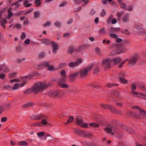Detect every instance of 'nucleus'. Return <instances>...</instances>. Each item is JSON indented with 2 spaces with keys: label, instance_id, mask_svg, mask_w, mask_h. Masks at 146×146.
<instances>
[{
  "label": "nucleus",
  "instance_id": "nucleus-1",
  "mask_svg": "<svg viewBox=\"0 0 146 146\" xmlns=\"http://www.w3.org/2000/svg\"><path fill=\"white\" fill-rule=\"evenodd\" d=\"M51 85L50 83L46 84L45 82H38L34 84L31 90L33 93L36 94L42 92Z\"/></svg>",
  "mask_w": 146,
  "mask_h": 146
},
{
  "label": "nucleus",
  "instance_id": "nucleus-2",
  "mask_svg": "<svg viewBox=\"0 0 146 146\" xmlns=\"http://www.w3.org/2000/svg\"><path fill=\"white\" fill-rule=\"evenodd\" d=\"M93 64H92L88 65L86 68H83L80 71L79 75L81 77H84L86 76L92 68Z\"/></svg>",
  "mask_w": 146,
  "mask_h": 146
},
{
  "label": "nucleus",
  "instance_id": "nucleus-3",
  "mask_svg": "<svg viewBox=\"0 0 146 146\" xmlns=\"http://www.w3.org/2000/svg\"><path fill=\"white\" fill-rule=\"evenodd\" d=\"M111 58H108L102 60V64L105 68H109L111 66Z\"/></svg>",
  "mask_w": 146,
  "mask_h": 146
},
{
  "label": "nucleus",
  "instance_id": "nucleus-4",
  "mask_svg": "<svg viewBox=\"0 0 146 146\" xmlns=\"http://www.w3.org/2000/svg\"><path fill=\"white\" fill-rule=\"evenodd\" d=\"M139 58V56L138 54H135L129 60V64L131 65H135L137 63Z\"/></svg>",
  "mask_w": 146,
  "mask_h": 146
},
{
  "label": "nucleus",
  "instance_id": "nucleus-5",
  "mask_svg": "<svg viewBox=\"0 0 146 146\" xmlns=\"http://www.w3.org/2000/svg\"><path fill=\"white\" fill-rule=\"evenodd\" d=\"M104 130L106 131L108 133H111V134L112 135H113L114 134L115 132L117 131L118 129L116 127H113L112 128H110L109 127H106L105 128Z\"/></svg>",
  "mask_w": 146,
  "mask_h": 146
},
{
  "label": "nucleus",
  "instance_id": "nucleus-6",
  "mask_svg": "<svg viewBox=\"0 0 146 146\" xmlns=\"http://www.w3.org/2000/svg\"><path fill=\"white\" fill-rule=\"evenodd\" d=\"M119 81L121 83L123 84H127L128 83V81L125 78L121 77L122 76H124L125 74L123 72H121L119 74Z\"/></svg>",
  "mask_w": 146,
  "mask_h": 146
},
{
  "label": "nucleus",
  "instance_id": "nucleus-7",
  "mask_svg": "<svg viewBox=\"0 0 146 146\" xmlns=\"http://www.w3.org/2000/svg\"><path fill=\"white\" fill-rule=\"evenodd\" d=\"M123 128L124 130L132 134H134L135 133L134 131L131 127L127 126L124 125Z\"/></svg>",
  "mask_w": 146,
  "mask_h": 146
},
{
  "label": "nucleus",
  "instance_id": "nucleus-8",
  "mask_svg": "<svg viewBox=\"0 0 146 146\" xmlns=\"http://www.w3.org/2000/svg\"><path fill=\"white\" fill-rule=\"evenodd\" d=\"M127 51V49L126 48H123L119 50L118 51L117 50H113L110 53V55L111 56L119 54L121 53Z\"/></svg>",
  "mask_w": 146,
  "mask_h": 146
},
{
  "label": "nucleus",
  "instance_id": "nucleus-9",
  "mask_svg": "<svg viewBox=\"0 0 146 146\" xmlns=\"http://www.w3.org/2000/svg\"><path fill=\"white\" fill-rule=\"evenodd\" d=\"M112 62L114 65L117 64L121 61V58L120 56H117L111 58Z\"/></svg>",
  "mask_w": 146,
  "mask_h": 146
},
{
  "label": "nucleus",
  "instance_id": "nucleus-10",
  "mask_svg": "<svg viewBox=\"0 0 146 146\" xmlns=\"http://www.w3.org/2000/svg\"><path fill=\"white\" fill-rule=\"evenodd\" d=\"M100 106L101 108L105 109H109L111 111H112L113 107L111 105L100 104Z\"/></svg>",
  "mask_w": 146,
  "mask_h": 146
},
{
  "label": "nucleus",
  "instance_id": "nucleus-11",
  "mask_svg": "<svg viewBox=\"0 0 146 146\" xmlns=\"http://www.w3.org/2000/svg\"><path fill=\"white\" fill-rule=\"evenodd\" d=\"M51 44L53 48L52 52L55 53L58 48V46L55 42L53 41L51 42Z\"/></svg>",
  "mask_w": 146,
  "mask_h": 146
},
{
  "label": "nucleus",
  "instance_id": "nucleus-12",
  "mask_svg": "<svg viewBox=\"0 0 146 146\" xmlns=\"http://www.w3.org/2000/svg\"><path fill=\"white\" fill-rule=\"evenodd\" d=\"M44 115L43 114H38L32 116V118L33 119L35 120H41L44 119Z\"/></svg>",
  "mask_w": 146,
  "mask_h": 146
},
{
  "label": "nucleus",
  "instance_id": "nucleus-13",
  "mask_svg": "<svg viewBox=\"0 0 146 146\" xmlns=\"http://www.w3.org/2000/svg\"><path fill=\"white\" fill-rule=\"evenodd\" d=\"M59 93V91H55L50 92L48 94L49 96L51 97H56Z\"/></svg>",
  "mask_w": 146,
  "mask_h": 146
},
{
  "label": "nucleus",
  "instance_id": "nucleus-14",
  "mask_svg": "<svg viewBox=\"0 0 146 146\" xmlns=\"http://www.w3.org/2000/svg\"><path fill=\"white\" fill-rule=\"evenodd\" d=\"M139 113L138 115L137 116V117L142 118L146 115V112L144 110L140 109Z\"/></svg>",
  "mask_w": 146,
  "mask_h": 146
},
{
  "label": "nucleus",
  "instance_id": "nucleus-15",
  "mask_svg": "<svg viewBox=\"0 0 146 146\" xmlns=\"http://www.w3.org/2000/svg\"><path fill=\"white\" fill-rule=\"evenodd\" d=\"M135 28L138 31L139 33H144L145 32L144 29L139 25L136 24L135 26Z\"/></svg>",
  "mask_w": 146,
  "mask_h": 146
},
{
  "label": "nucleus",
  "instance_id": "nucleus-16",
  "mask_svg": "<svg viewBox=\"0 0 146 146\" xmlns=\"http://www.w3.org/2000/svg\"><path fill=\"white\" fill-rule=\"evenodd\" d=\"M50 64L49 62L48 61H44L42 62L38 65L39 67H45L47 68Z\"/></svg>",
  "mask_w": 146,
  "mask_h": 146
},
{
  "label": "nucleus",
  "instance_id": "nucleus-17",
  "mask_svg": "<svg viewBox=\"0 0 146 146\" xmlns=\"http://www.w3.org/2000/svg\"><path fill=\"white\" fill-rule=\"evenodd\" d=\"M121 30V29L119 27H111L110 29V31L111 32H118Z\"/></svg>",
  "mask_w": 146,
  "mask_h": 146
},
{
  "label": "nucleus",
  "instance_id": "nucleus-18",
  "mask_svg": "<svg viewBox=\"0 0 146 146\" xmlns=\"http://www.w3.org/2000/svg\"><path fill=\"white\" fill-rule=\"evenodd\" d=\"M79 72H77L72 73L70 75V79L71 81H73L74 79H75L76 76L78 75H79Z\"/></svg>",
  "mask_w": 146,
  "mask_h": 146
},
{
  "label": "nucleus",
  "instance_id": "nucleus-19",
  "mask_svg": "<svg viewBox=\"0 0 146 146\" xmlns=\"http://www.w3.org/2000/svg\"><path fill=\"white\" fill-rule=\"evenodd\" d=\"M40 40L43 43L45 44L48 45L50 43L51 44L50 41L48 38H44L42 39H40Z\"/></svg>",
  "mask_w": 146,
  "mask_h": 146
},
{
  "label": "nucleus",
  "instance_id": "nucleus-20",
  "mask_svg": "<svg viewBox=\"0 0 146 146\" xmlns=\"http://www.w3.org/2000/svg\"><path fill=\"white\" fill-rule=\"evenodd\" d=\"M84 131L82 130H76L74 131V132L76 134L83 137Z\"/></svg>",
  "mask_w": 146,
  "mask_h": 146
},
{
  "label": "nucleus",
  "instance_id": "nucleus-21",
  "mask_svg": "<svg viewBox=\"0 0 146 146\" xmlns=\"http://www.w3.org/2000/svg\"><path fill=\"white\" fill-rule=\"evenodd\" d=\"M46 118V116L44 115V119H42L41 120L42 127L45 126L47 125V124H48V121H47V120Z\"/></svg>",
  "mask_w": 146,
  "mask_h": 146
},
{
  "label": "nucleus",
  "instance_id": "nucleus-22",
  "mask_svg": "<svg viewBox=\"0 0 146 146\" xmlns=\"http://www.w3.org/2000/svg\"><path fill=\"white\" fill-rule=\"evenodd\" d=\"M58 85L60 87L62 88H66L69 87L68 84L65 83H62V82H58Z\"/></svg>",
  "mask_w": 146,
  "mask_h": 146
},
{
  "label": "nucleus",
  "instance_id": "nucleus-23",
  "mask_svg": "<svg viewBox=\"0 0 146 146\" xmlns=\"http://www.w3.org/2000/svg\"><path fill=\"white\" fill-rule=\"evenodd\" d=\"M0 70L2 71L6 72H8L9 70V69L4 65L0 66Z\"/></svg>",
  "mask_w": 146,
  "mask_h": 146
},
{
  "label": "nucleus",
  "instance_id": "nucleus-24",
  "mask_svg": "<svg viewBox=\"0 0 146 146\" xmlns=\"http://www.w3.org/2000/svg\"><path fill=\"white\" fill-rule=\"evenodd\" d=\"M93 136L92 134L90 132L85 131L84 133V134L83 137H89Z\"/></svg>",
  "mask_w": 146,
  "mask_h": 146
},
{
  "label": "nucleus",
  "instance_id": "nucleus-25",
  "mask_svg": "<svg viewBox=\"0 0 146 146\" xmlns=\"http://www.w3.org/2000/svg\"><path fill=\"white\" fill-rule=\"evenodd\" d=\"M18 145L19 146H26L28 145V143L26 141H21L18 142Z\"/></svg>",
  "mask_w": 146,
  "mask_h": 146
},
{
  "label": "nucleus",
  "instance_id": "nucleus-26",
  "mask_svg": "<svg viewBox=\"0 0 146 146\" xmlns=\"http://www.w3.org/2000/svg\"><path fill=\"white\" fill-rule=\"evenodd\" d=\"M33 103L32 102H29L23 105V108H26L31 107L33 105Z\"/></svg>",
  "mask_w": 146,
  "mask_h": 146
},
{
  "label": "nucleus",
  "instance_id": "nucleus-27",
  "mask_svg": "<svg viewBox=\"0 0 146 146\" xmlns=\"http://www.w3.org/2000/svg\"><path fill=\"white\" fill-rule=\"evenodd\" d=\"M74 119V118L72 116H70L68 119L67 121L65 122L64 124L66 125H68L69 123L71 122Z\"/></svg>",
  "mask_w": 146,
  "mask_h": 146
},
{
  "label": "nucleus",
  "instance_id": "nucleus-28",
  "mask_svg": "<svg viewBox=\"0 0 146 146\" xmlns=\"http://www.w3.org/2000/svg\"><path fill=\"white\" fill-rule=\"evenodd\" d=\"M19 87V84L16 83L15 84L14 86L11 88V89L13 90H15L18 89Z\"/></svg>",
  "mask_w": 146,
  "mask_h": 146
},
{
  "label": "nucleus",
  "instance_id": "nucleus-29",
  "mask_svg": "<svg viewBox=\"0 0 146 146\" xmlns=\"http://www.w3.org/2000/svg\"><path fill=\"white\" fill-rule=\"evenodd\" d=\"M82 61V60L80 58H79L76 60L75 62V64L76 66L81 64Z\"/></svg>",
  "mask_w": 146,
  "mask_h": 146
},
{
  "label": "nucleus",
  "instance_id": "nucleus-30",
  "mask_svg": "<svg viewBox=\"0 0 146 146\" xmlns=\"http://www.w3.org/2000/svg\"><path fill=\"white\" fill-rule=\"evenodd\" d=\"M106 86L107 87L110 88L114 86H117L118 84L113 83H108L107 84Z\"/></svg>",
  "mask_w": 146,
  "mask_h": 146
},
{
  "label": "nucleus",
  "instance_id": "nucleus-31",
  "mask_svg": "<svg viewBox=\"0 0 146 146\" xmlns=\"http://www.w3.org/2000/svg\"><path fill=\"white\" fill-rule=\"evenodd\" d=\"M54 25L57 27H60L61 25V23L59 21H56L54 23Z\"/></svg>",
  "mask_w": 146,
  "mask_h": 146
},
{
  "label": "nucleus",
  "instance_id": "nucleus-32",
  "mask_svg": "<svg viewBox=\"0 0 146 146\" xmlns=\"http://www.w3.org/2000/svg\"><path fill=\"white\" fill-rule=\"evenodd\" d=\"M95 51L98 55L100 56L102 54V52L101 51V50L99 48H96L95 49Z\"/></svg>",
  "mask_w": 146,
  "mask_h": 146
},
{
  "label": "nucleus",
  "instance_id": "nucleus-33",
  "mask_svg": "<svg viewBox=\"0 0 146 146\" xmlns=\"http://www.w3.org/2000/svg\"><path fill=\"white\" fill-rule=\"evenodd\" d=\"M90 125L94 127H98L100 126L99 124L96 123H91L90 124Z\"/></svg>",
  "mask_w": 146,
  "mask_h": 146
},
{
  "label": "nucleus",
  "instance_id": "nucleus-34",
  "mask_svg": "<svg viewBox=\"0 0 146 146\" xmlns=\"http://www.w3.org/2000/svg\"><path fill=\"white\" fill-rule=\"evenodd\" d=\"M113 15H111L109 17L107 20V22L108 23H111V21L113 19Z\"/></svg>",
  "mask_w": 146,
  "mask_h": 146
},
{
  "label": "nucleus",
  "instance_id": "nucleus-35",
  "mask_svg": "<svg viewBox=\"0 0 146 146\" xmlns=\"http://www.w3.org/2000/svg\"><path fill=\"white\" fill-rule=\"evenodd\" d=\"M46 55V53L44 52H42L39 54L38 56L39 58H42L44 57Z\"/></svg>",
  "mask_w": 146,
  "mask_h": 146
},
{
  "label": "nucleus",
  "instance_id": "nucleus-36",
  "mask_svg": "<svg viewBox=\"0 0 146 146\" xmlns=\"http://www.w3.org/2000/svg\"><path fill=\"white\" fill-rule=\"evenodd\" d=\"M31 126H37L38 127H42L41 122H37L34 124H32Z\"/></svg>",
  "mask_w": 146,
  "mask_h": 146
},
{
  "label": "nucleus",
  "instance_id": "nucleus-37",
  "mask_svg": "<svg viewBox=\"0 0 146 146\" xmlns=\"http://www.w3.org/2000/svg\"><path fill=\"white\" fill-rule=\"evenodd\" d=\"M45 133L44 132H41L36 133L38 137H41L43 136L45 134Z\"/></svg>",
  "mask_w": 146,
  "mask_h": 146
},
{
  "label": "nucleus",
  "instance_id": "nucleus-38",
  "mask_svg": "<svg viewBox=\"0 0 146 146\" xmlns=\"http://www.w3.org/2000/svg\"><path fill=\"white\" fill-rule=\"evenodd\" d=\"M99 33L101 34H104L106 33V31L105 28L103 27L100 29L99 31Z\"/></svg>",
  "mask_w": 146,
  "mask_h": 146
},
{
  "label": "nucleus",
  "instance_id": "nucleus-39",
  "mask_svg": "<svg viewBox=\"0 0 146 146\" xmlns=\"http://www.w3.org/2000/svg\"><path fill=\"white\" fill-rule=\"evenodd\" d=\"M34 18H37L39 17L40 15V13L39 11H36L34 12Z\"/></svg>",
  "mask_w": 146,
  "mask_h": 146
},
{
  "label": "nucleus",
  "instance_id": "nucleus-40",
  "mask_svg": "<svg viewBox=\"0 0 146 146\" xmlns=\"http://www.w3.org/2000/svg\"><path fill=\"white\" fill-rule=\"evenodd\" d=\"M129 60L128 59H126L123 61L121 62L120 64L118 66L119 68H121L122 67L123 64L125 63V62L126 61H129Z\"/></svg>",
  "mask_w": 146,
  "mask_h": 146
},
{
  "label": "nucleus",
  "instance_id": "nucleus-41",
  "mask_svg": "<svg viewBox=\"0 0 146 146\" xmlns=\"http://www.w3.org/2000/svg\"><path fill=\"white\" fill-rule=\"evenodd\" d=\"M76 123L78 125H81V124L83 122V120L82 119L76 118Z\"/></svg>",
  "mask_w": 146,
  "mask_h": 146
},
{
  "label": "nucleus",
  "instance_id": "nucleus-42",
  "mask_svg": "<svg viewBox=\"0 0 146 146\" xmlns=\"http://www.w3.org/2000/svg\"><path fill=\"white\" fill-rule=\"evenodd\" d=\"M47 69L49 71H52L54 70V68L52 65H50V64L47 68Z\"/></svg>",
  "mask_w": 146,
  "mask_h": 146
},
{
  "label": "nucleus",
  "instance_id": "nucleus-43",
  "mask_svg": "<svg viewBox=\"0 0 146 146\" xmlns=\"http://www.w3.org/2000/svg\"><path fill=\"white\" fill-rule=\"evenodd\" d=\"M68 66L70 67L71 68H74L76 66L75 64V62H70Z\"/></svg>",
  "mask_w": 146,
  "mask_h": 146
},
{
  "label": "nucleus",
  "instance_id": "nucleus-44",
  "mask_svg": "<svg viewBox=\"0 0 146 146\" xmlns=\"http://www.w3.org/2000/svg\"><path fill=\"white\" fill-rule=\"evenodd\" d=\"M66 76H61L58 82H62L66 79Z\"/></svg>",
  "mask_w": 146,
  "mask_h": 146
},
{
  "label": "nucleus",
  "instance_id": "nucleus-45",
  "mask_svg": "<svg viewBox=\"0 0 146 146\" xmlns=\"http://www.w3.org/2000/svg\"><path fill=\"white\" fill-rule=\"evenodd\" d=\"M137 88L136 85L134 84H132L131 86V91H135Z\"/></svg>",
  "mask_w": 146,
  "mask_h": 146
},
{
  "label": "nucleus",
  "instance_id": "nucleus-46",
  "mask_svg": "<svg viewBox=\"0 0 146 146\" xmlns=\"http://www.w3.org/2000/svg\"><path fill=\"white\" fill-rule=\"evenodd\" d=\"M51 23L50 22L48 21L44 23L43 25L44 27H47L50 26L51 25Z\"/></svg>",
  "mask_w": 146,
  "mask_h": 146
},
{
  "label": "nucleus",
  "instance_id": "nucleus-47",
  "mask_svg": "<svg viewBox=\"0 0 146 146\" xmlns=\"http://www.w3.org/2000/svg\"><path fill=\"white\" fill-rule=\"evenodd\" d=\"M60 74L61 76H66L65 72L64 70H62L60 72Z\"/></svg>",
  "mask_w": 146,
  "mask_h": 146
},
{
  "label": "nucleus",
  "instance_id": "nucleus-48",
  "mask_svg": "<svg viewBox=\"0 0 146 146\" xmlns=\"http://www.w3.org/2000/svg\"><path fill=\"white\" fill-rule=\"evenodd\" d=\"M131 93L132 94V95L134 96H136L140 95V93L136 92L135 91H131Z\"/></svg>",
  "mask_w": 146,
  "mask_h": 146
},
{
  "label": "nucleus",
  "instance_id": "nucleus-49",
  "mask_svg": "<svg viewBox=\"0 0 146 146\" xmlns=\"http://www.w3.org/2000/svg\"><path fill=\"white\" fill-rule=\"evenodd\" d=\"M112 111H111L113 112H115L116 113L118 114H121V111L119 110L114 109V108L113 107V109H112Z\"/></svg>",
  "mask_w": 146,
  "mask_h": 146
},
{
  "label": "nucleus",
  "instance_id": "nucleus-50",
  "mask_svg": "<svg viewBox=\"0 0 146 146\" xmlns=\"http://www.w3.org/2000/svg\"><path fill=\"white\" fill-rule=\"evenodd\" d=\"M80 126L84 128H87L88 127V124L86 123H84L80 125Z\"/></svg>",
  "mask_w": 146,
  "mask_h": 146
},
{
  "label": "nucleus",
  "instance_id": "nucleus-51",
  "mask_svg": "<svg viewBox=\"0 0 146 146\" xmlns=\"http://www.w3.org/2000/svg\"><path fill=\"white\" fill-rule=\"evenodd\" d=\"M8 15L7 17V18L9 19L11 18L13 16V13L10 10L8 11Z\"/></svg>",
  "mask_w": 146,
  "mask_h": 146
},
{
  "label": "nucleus",
  "instance_id": "nucleus-52",
  "mask_svg": "<svg viewBox=\"0 0 146 146\" xmlns=\"http://www.w3.org/2000/svg\"><path fill=\"white\" fill-rule=\"evenodd\" d=\"M110 36L111 38H117L118 37L117 35L113 33H110Z\"/></svg>",
  "mask_w": 146,
  "mask_h": 146
},
{
  "label": "nucleus",
  "instance_id": "nucleus-53",
  "mask_svg": "<svg viewBox=\"0 0 146 146\" xmlns=\"http://www.w3.org/2000/svg\"><path fill=\"white\" fill-rule=\"evenodd\" d=\"M140 95L141 96H138V97L143 99L145 100L146 97V94H144L142 93H140Z\"/></svg>",
  "mask_w": 146,
  "mask_h": 146
},
{
  "label": "nucleus",
  "instance_id": "nucleus-54",
  "mask_svg": "<svg viewBox=\"0 0 146 146\" xmlns=\"http://www.w3.org/2000/svg\"><path fill=\"white\" fill-rule=\"evenodd\" d=\"M125 9L131 11L132 10V7L131 5H129L125 7Z\"/></svg>",
  "mask_w": 146,
  "mask_h": 146
},
{
  "label": "nucleus",
  "instance_id": "nucleus-55",
  "mask_svg": "<svg viewBox=\"0 0 146 146\" xmlns=\"http://www.w3.org/2000/svg\"><path fill=\"white\" fill-rule=\"evenodd\" d=\"M120 4V6L121 8H124L125 7V4L122 2V1H121V2H118Z\"/></svg>",
  "mask_w": 146,
  "mask_h": 146
},
{
  "label": "nucleus",
  "instance_id": "nucleus-56",
  "mask_svg": "<svg viewBox=\"0 0 146 146\" xmlns=\"http://www.w3.org/2000/svg\"><path fill=\"white\" fill-rule=\"evenodd\" d=\"M40 0H36L35 1V3L36 4V6H38L40 5Z\"/></svg>",
  "mask_w": 146,
  "mask_h": 146
},
{
  "label": "nucleus",
  "instance_id": "nucleus-57",
  "mask_svg": "<svg viewBox=\"0 0 146 146\" xmlns=\"http://www.w3.org/2000/svg\"><path fill=\"white\" fill-rule=\"evenodd\" d=\"M26 36V35L25 32H23L21 36V38L22 39L24 40L25 39Z\"/></svg>",
  "mask_w": 146,
  "mask_h": 146
},
{
  "label": "nucleus",
  "instance_id": "nucleus-58",
  "mask_svg": "<svg viewBox=\"0 0 146 146\" xmlns=\"http://www.w3.org/2000/svg\"><path fill=\"white\" fill-rule=\"evenodd\" d=\"M81 6L75 8L74 9V11L75 12H78L81 9Z\"/></svg>",
  "mask_w": 146,
  "mask_h": 146
},
{
  "label": "nucleus",
  "instance_id": "nucleus-59",
  "mask_svg": "<svg viewBox=\"0 0 146 146\" xmlns=\"http://www.w3.org/2000/svg\"><path fill=\"white\" fill-rule=\"evenodd\" d=\"M34 10L33 8L31 9L28 10L25 13V15H27L32 12Z\"/></svg>",
  "mask_w": 146,
  "mask_h": 146
},
{
  "label": "nucleus",
  "instance_id": "nucleus-60",
  "mask_svg": "<svg viewBox=\"0 0 146 146\" xmlns=\"http://www.w3.org/2000/svg\"><path fill=\"white\" fill-rule=\"evenodd\" d=\"M113 94L114 95L118 97L120 96V94L117 91L115 90L113 91Z\"/></svg>",
  "mask_w": 146,
  "mask_h": 146
},
{
  "label": "nucleus",
  "instance_id": "nucleus-61",
  "mask_svg": "<svg viewBox=\"0 0 146 146\" xmlns=\"http://www.w3.org/2000/svg\"><path fill=\"white\" fill-rule=\"evenodd\" d=\"M129 20L128 17H124L123 19V21L124 23L127 22L129 21Z\"/></svg>",
  "mask_w": 146,
  "mask_h": 146
},
{
  "label": "nucleus",
  "instance_id": "nucleus-62",
  "mask_svg": "<svg viewBox=\"0 0 146 146\" xmlns=\"http://www.w3.org/2000/svg\"><path fill=\"white\" fill-rule=\"evenodd\" d=\"M131 108L134 110H138L139 111H140V109H141L138 106H133L131 107Z\"/></svg>",
  "mask_w": 146,
  "mask_h": 146
},
{
  "label": "nucleus",
  "instance_id": "nucleus-63",
  "mask_svg": "<svg viewBox=\"0 0 146 146\" xmlns=\"http://www.w3.org/2000/svg\"><path fill=\"white\" fill-rule=\"evenodd\" d=\"M106 14V12L103 9L102 11H101L100 15L102 17H103L105 16Z\"/></svg>",
  "mask_w": 146,
  "mask_h": 146
},
{
  "label": "nucleus",
  "instance_id": "nucleus-64",
  "mask_svg": "<svg viewBox=\"0 0 146 146\" xmlns=\"http://www.w3.org/2000/svg\"><path fill=\"white\" fill-rule=\"evenodd\" d=\"M74 50V47L73 46H70L69 48V52L70 53H72Z\"/></svg>",
  "mask_w": 146,
  "mask_h": 146
}]
</instances>
